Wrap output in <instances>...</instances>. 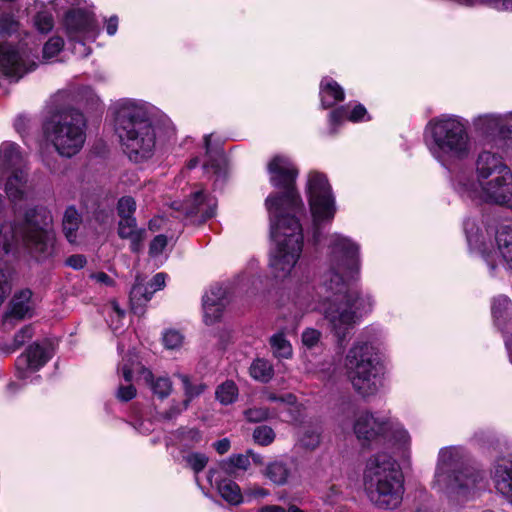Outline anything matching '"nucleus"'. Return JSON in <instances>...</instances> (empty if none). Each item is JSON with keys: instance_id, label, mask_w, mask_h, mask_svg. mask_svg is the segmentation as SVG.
<instances>
[{"instance_id": "obj_1", "label": "nucleus", "mask_w": 512, "mask_h": 512, "mask_svg": "<svg viewBox=\"0 0 512 512\" xmlns=\"http://www.w3.org/2000/svg\"><path fill=\"white\" fill-rule=\"evenodd\" d=\"M360 273L359 246L340 234L331 236L329 270L322 276L318 294L321 311L337 343L344 346L362 311L372 307L369 296H362L354 284Z\"/></svg>"}, {"instance_id": "obj_2", "label": "nucleus", "mask_w": 512, "mask_h": 512, "mask_svg": "<svg viewBox=\"0 0 512 512\" xmlns=\"http://www.w3.org/2000/svg\"><path fill=\"white\" fill-rule=\"evenodd\" d=\"M270 181L281 194L267 197L266 208L270 218V233L276 249L270 259L272 274L277 279L289 276L298 262L303 248V233L296 214L303 210V203L295 189L298 170L284 156H275L268 164Z\"/></svg>"}, {"instance_id": "obj_3", "label": "nucleus", "mask_w": 512, "mask_h": 512, "mask_svg": "<svg viewBox=\"0 0 512 512\" xmlns=\"http://www.w3.org/2000/svg\"><path fill=\"white\" fill-rule=\"evenodd\" d=\"M115 130L130 160L142 162L153 156L157 133L145 104L131 99L117 102Z\"/></svg>"}, {"instance_id": "obj_4", "label": "nucleus", "mask_w": 512, "mask_h": 512, "mask_svg": "<svg viewBox=\"0 0 512 512\" xmlns=\"http://www.w3.org/2000/svg\"><path fill=\"white\" fill-rule=\"evenodd\" d=\"M434 483L451 497L467 501L484 491L488 481L483 470L462 461L459 448L446 447L439 451Z\"/></svg>"}, {"instance_id": "obj_5", "label": "nucleus", "mask_w": 512, "mask_h": 512, "mask_svg": "<svg viewBox=\"0 0 512 512\" xmlns=\"http://www.w3.org/2000/svg\"><path fill=\"white\" fill-rule=\"evenodd\" d=\"M363 490L378 509L393 510L400 506L404 495V478L396 461L388 454L371 456L363 471Z\"/></svg>"}, {"instance_id": "obj_6", "label": "nucleus", "mask_w": 512, "mask_h": 512, "mask_svg": "<svg viewBox=\"0 0 512 512\" xmlns=\"http://www.w3.org/2000/svg\"><path fill=\"white\" fill-rule=\"evenodd\" d=\"M431 142L429 151L443 166L466 159L471 141L465 122L458 116L444 114L431 119L426 127Z\"/></svg>"}, {"instance_id": "obj_7", "label": "nucleus", "mask_w": 512, "mask_h": 512, "mask_svg": "<svg viewBox=\"0 0 512 512\" xmlns=\"http://www.w3.org/2000/svg\"><path fill=\"white\" fill-rule=\"evenodd\" d=\"M43 134L57 153L71 158L80 152L86 140V120L76 109H59L44 120Z\"/></svg>"}, {"instance_id": "obj_8", "label": "nucleus", "mask_w": 512, "mask_h": 512, "mask_svg": "<svg viewBox=\"0 0 512 512\" xmlns=\"http://www.w3.org/2000/svg\"><path fill=\"white\" fill-rule=\"evenodd\" d=\"M344 369L354 390L362 397L375 395L382 386L383 365L369 342L353 343L344 358Z\"/></svg>"}, {"instance_id": "obj_9", "label": "nucleus", "mask_w": 512, "mask_h": 512, "mask_svg": "<svg viewBox=\"0 0 512 512\" xmlns=\"http://www.w3.org/2000/svg\"><path fill=\"white\" fill-rule=\"evenodd\" d=\"M453 187L462 198L477 203L504 205L512 199V173L507 170L484 182H475L471 175L459 173L454 179Z\"/></svg>"}, {"instance_id": "obj_10", "label": "nucleus", "mask_w": 512, "mask_h": 512, "mask_svg": "<svg viewBox=\"0 0 512 512\" xmlns=\"http://www.w3.org/2000/svg\"><path fill=\"white\" fill-rule=\"evenodd\" d=\"M354 432L363 445L382 439H394L402 446L410 442L408 432L398 422L377 418L368 412L362 413L357 417L354 424Z\"/></svg>"}, {"instance_id": "obj_11", "label": "nucleus", "mask_w": 512, "mask_h": 512, "mask_svg": "<svg viewBox=\"0 0 512 512\" xmlns=\"http://www.w3.org/2000/svg\"><path fill=\"white\" fill-rule=\"evenodd\" d=\"M24 157L19 145L5 141L0 146V178L10 174L5 190L12 202L23 200L25 195L26 172Z\"/></svg>"}, {"instance_id": "obj_12", "label": "nucleus", "mask_w": 512, "mask_h": 512, "mask_svg": "<svg viewBox=\"0 0 512 512\" xmlns=\"http://www.w3.org/2000/svg\"><path fill=\"white\" fill-rule=\"evenodd\" d=\"M307 192L310 210L315 226L314 240L319 238V228L322 222L332 221L336 207L331 186L324 174L311 172L308 176Z\"/></svg>"}, {"instance_id": "obj_13", "label": "nucleus", "mask_w": 512, "mask_h": 512, "mask_svg": "<svg viewBox=\"0 0 512 512\" xmlns=\"http://www.w3.org/2000/svg\"><path fill=\"white\" fill-rule=\"evenodd\" d=\"M473 125L479 134L484 137L508 139L506 148L512 147V111L506 114H484L473 120Z\"/></svg>"}, {"instance_id": "obj_14", "label": "nucleus", "mask_w": 512, "mask_h": 512, "mask_svg": "<svg viewBox=\"0 0 512 512\" xmlns=\"http://www.w3.org/2000/svg\"><path fill=\"white\" fill-rule=\"evenodd\" d=\"M37 64L24 50L21 52L11 45L0 44V72L6 77L18 81L27 72L36 68Z\"/></svg>"}, {"instance_id": "obj_15", "label": "nucleus", "mask_w": 512, "mask_h": 512, "mask_svg": "<svg viewBox=\"0 0 512 512\" xmlns=\"http://www.w3.org/2000/svg\"><path fill=\"white\" fill-rule=\"evenodd\" d=\"M66 33L70 40L81 41L87 34L96 31L94 14L83 9H73L64 18Z\"/></svg>"}, {"instance_id": "obj_16", "label": "nucleus", "mask_w": 512, "mask_h": 512, "mask_svg": "<svg viewBox=\"0 0 512 512\" xmlns=\"http://www.w3.org/2000/svg\"><path fill=\"white\" fill-rule=\"evenodd\" d=\"M51 358L49 349L38 343L29 346L27 351L18 357L16 361V369L18 377L26 378L27 371H37L43 367Z\"/></svg>"}, {"instance_id": "obj_17", "label": "nucleus", "mask_w": 512, "mask_h": 512, "mask_svg": "<svg viewBox=\"0 0 512 512\" xmlns=\"http://www.w3.org/2000/svg\"><path fill=\"white\" fill-rule=\"evenodd\" d=\"M217 201L214 197L204 194L203 191L194 192L184 202V211L187 216L199 217L201 221L212 218L216 214Z\"/></svg>"}, {"instance_id": "obj_18", "label": "nucleus", "mask_w": 512, "mask_h": 512, "mask_svg": "<svg viewBox=\"0 0 512 512\" xmlns=\"http://www.w3.org/2000/svg\"><path fill=\"white\" fill-rule=\"evenodd\" d=\"M476 179L475 182H484L485 180L503 174L510 170L503 162L502 158L490 151H482L476 159Z\"/></svg>"}, {"instance_id": "obj_19", "label": "nucleus", "mask_w": 512, "mask_h": 512, "mask_svg": "<svg viewBox=\"0 0 512 512\" xmlns=\"http://www.w3.org/2000/svg\"><path fill=\"white\" fill-rule=\"evenodd\" d=\"M118 235L122 239H129L131 251L138 253L142 249L146 230L137 227L135 217H126L118 223Z\"/></svg>"}, {"instance_id": "obj_20", "label": "nucleus", "mask_w": 512, "mask_h": 512, "mask_svg": "<svg viewBox=\"0 0 512 512\" xmlns=\"http://www.w3.org/2000/svg\"><path fill=\"white\" fill-rule=\"evenodd\" d=\"M32 292L25 289L15 294L11 300L10 311L4 315L3 322L8 324L12 319L22 320L32 316Z\"/></svg>"}, {"instance_id": "obj_21", "label": "nucleus", "mask_w": 512, "mask_h": 512, "mask_svg": "<svg viewBox=\"0 0 512 512\" xmlns=\"http://www.w3.org/2000/svg\"><path fill=\"white\" fill-rule=\"evenodd\" d=\"M492 478L497 491L512 504V461L497 463Z\"/></svg>"}, {"instance_id": "obj_22", "label": "nucleus", "mask_w": 512, "mask_h": 512, "mask_svg": "<svg viewBox=\"0 0 512 512\" xmlns=\"http://www.w3.org/2000/svg\"><path fill=\"white\" fill-rule=\"evenodd\" d=\"M137 372L149 385L152 393L159 399H165L171 394L173 386L169 377L160 376L155 378L149 369L139 365L137 366Z\"/></svg>"}, {"instance_id": "obj_23", "label": "nucleus", "mask_w": 512, "mask_h": 512, "mask_svg": "<svg viewBox=\"0 0 512 512\" xmlns=\"http://www.w3.org/2000/svg\"><path fill=\"white\" fill-rule=\"evenodd\" d=\"M320 98L324 108H330L344 99L343 88L332 78L325 77L320 83Z\"/></svg>"}, {"instance_id": "obj_24", "label": "nucleus", "mask_w": 512, "mask_h": 512, "mask_svg": "<svg viewBox=\"0 0 512 512\" xmlns=\"http://www.w3.org/2000/svg\"><path fill=\"white\" fill-rule=\"evenodd\" d=\"M367 115L366 108L357 104L353 109H350L349 105L340 106L330 113V123L332 126L340 124L344 120L351 122L363 121Z\"/></svg>"}, {"instance_id": "obj_25", "label": "nucleus", "mask_w": 512, "mask_h": 512, "mask_svg": "<svg viewBox=\"0 0 512 512\" xmlns=\"http://www.w3.org/2000/svg\"><path fill=\"white\" fill-rule=\"evenodd\" d=\"M153 291L149 287L137 281L130 291L131 310L135 314H142L144 305L152 298Z\"/></svg>"}, {"instance_id": "obj_26", "label": "nucleus", "mask_w": 512, "mask_h": 512, "mask_svg": "<svg viewBox=\"0 0 512 512\" xmlns=\"http://www.w3.org/2000/svg\"><path fill=\"white\" fill-rule=\"evenodd\" d=\"M81 215L74 206H69L63 216L62 226L65 237L70 243H75L77 230L81 224Z\"/></svg>"}, {"instance_id": "obj_27", "label": "nucleus", "mask_w": 512, "mask_h": 512, "mask_svg": "<svg viewBox=\"0 0 512 512\" xmlns=\"http://www.w3.org/2000/svg\"><path fill=\"white\" fill-rule=\"evenodd\" d=\"M250 466V460L247 455L236 454L231 455L228 459L220 463V470L225 475L237 477L239 472L246 471Z\"/></svg>"}, {"instance_id": "obj_28", "label": "nucleus", "mask_w": 512, "mask_h": 512, "mask_svg": "<svg viewBox=\"0 0 512 512\" xmlns=\"http://www.w3.org/2000/svg\"><path fill=\"white\" fill-rule=\"evenodd\" d=\"M496 243L502 260L512 269V229L503 227L497 231Z\"/></svg>"}, {"instance_id": "obj_29", "label": "nucleus", "mask_w": 512, "mask_h": 512, "mask_svg": "<svg viewBox=\"0 0 512 512\" xmlns=\"http://www.w3.org/2000/svg\"><path fill=\"white\" fill-rule=\"evenodd\" d=\"M217 490L221 497L232 505L242 502L240 487L231 479H221L217 482Z\"/></svg>"}, {"instance_id": "obj_30", "label": "nucleus", "mask_w": 512, "mask_h": 512, "mask_svg": "<svg viewBox=\"0 0 512 512\" xmlns=\"http://www.w3.org/2000/svg\"><path fill=\"white\" fill-rule=\"evenodd\" d=\"M121 371L124 380L128 383L127 385H121L117 390V398L121 401L127 402L133 399L136 396V389L131 384L133 379L134 369L130 367L128 364H124L121 368Z\"/></svg>"}, {"instance_id": "obj_31", "label": "nucleus", "mask_w": 512, "mask_h": 512, "mask_svg": "<svg viewBox=\"0 0 512 512\" xmlns=\"http://www.w3.org/2000/svg\"><path fill=\"white\" fill-rule=\"evenodd\" d=\"M249 371L253 379L263 383L269 382L274 375L272 364L265 359L254 360L250 366Z\"/></svg>"}, {"instance_id": "obj_32", "label": "nucleus", "mask_w": 512, "mask_h": 512, "mask_svg": "<svg viewBox=\"0 0 512 512\" xmlns=\"http://www.w3.org/2000/svg\"><path fill=\"white\" fill-rule=\"evenodd\" d=\"M265 476L276 485H283L289 477V469L286 464L280 461L270 463L266 470Z\"/></svg>"}, {"instance_id": "obj_33", "label": "nucleus", "mask_w": 512, "mask_h": 512, "mask_svg": "<svg viewBox=\"0 0 512 512\" xmlns=\"http://www.w3.org/2000/svg\"><path fill=\"white\" fill-rule=\"evenodd\" d=\"M273 354L277 358L288 359L292 356V346L283 333H276L270 338Z\"/></svg>"}, {"instance_id": "obj_34", "label": "nucleus", "mask_w": 512, "mask_h": 512, "mask_svg": "<svg viewBox=\"0 0 512 512\" xmlns=\"http://www.w3.org/2000/svg\"><path fill=\"white\" fill-rule=\"evenodd\" d=\"M179 379L183 384L185 399L182 401V408L187 409L190 405V402L193 398L201 395L205 390V385L203 384H192L187 375L179 374Z\"/></svg>"}, {"instance_id": "obj_35", "label": "nucleus", "mask_w": 512, "mask_h": 512, "mask_svg": "<svg viewBox=\"0 0 512 512\" xmlns=\"http://www.w3.org/2000/svg\"><path fill=\"white\" fill-rule=\"evenodd\" d=\"M215 395L222 405H229L237 399L238 388L233 381L227 380L217 387Z\"/></svg>"}, {"instance_id": "obj_36", "label": "nucleus", "mask_w": 512, "mask_h": 512, "mask_svg": "<svg viewBox=\"0 0 512 512\" xmlns=\"http://www.w3.org/2000/svg\"><path fill=\"white\" fill-rule=\"evenodd\" d=\"M211 296H203L204 321L210 325L216 322L222 315L224 305L211 302Z\"/></svg>"}, {"instance_id": "obj_37", "label": "nucleus", "mask_w": 512, "mask_h": 512, "mask_svg": "<svg viewBox=\"0 0 512 512\" xmlns=\"http://www.w3.org/2000/svg\"><path fill=\"white\" fill-rule=\"evenodd\" d=\"M64 47V40L59 36L51 37L43 46V60L54 58Z\"/></svg>"}, {"instance_id": "obj_38", "label": "nucleus", "mask_w": 512, "mask_h": 512, "mask_svg": "<svg viewBox=\"0 0 512 512\" xmlns=\"http://www.w3.org/2000/svg\"><path fill=\"white\" fill-rule=\"evenodd\" d=\"M253 439L259 445L267 446L274 441L275 433L271 427L261 425L255 428L253 432Z\"/></svg>"}, {"instance_id": "obj_39", "label": "nucleus", "mask_w": 512, "mask_h": 512, "mask_svg": "<svg viewBox=\"0 0 512 512\" xmlns=\"http://www.w3.org/2000/svg\"><path fill=\"white\" fill-rule=\"evenodd\" d=\"M184 460L196 474L201 472L208 463V457L205 454L198 452L184 456Z\"/></svg>"}, {"instance_id": "obj_40", "label": "nucleus", "mask_w": 512, "mask_h": 512, "mask_svg": "<svg viewBox=\"0 0 512 512\" xmlns=\"http://www.w3.org/2000/svg\"><path fill=\"white\" fill-rule=\"evenodd\" d=\"M34 24L41 33H48L54 26V19L51 13L41 11L34 18Z\"/></svg>"}, {"instance_id": "obj_41", "label": "nucleus", "mask_w": 512, "mask_h": 512, "mask_svg": "<svg viewBox=\"0 0 512 512\" xmlns=\"http://www.w3.org/2000/svg\"><path fill=\"white\" fill-rule=\"evenodd\" d=\"M136 210V202L130 196H124L119 199L117 204L118 215L121 219L126 217H134L133 214Z\"/></svg>"}, {"instance_id": "obj_42", "label": "nucleus", "mask_w": 512, "mask_h": 512, "mask_svg": "<svg viewBox=\"0 0 512 512\" xmlns=\"http://www.w3.org/2000/svg\"><path fill=\"white\" fill-rule=\"evenodd\" d=\"M244 417L248 422L257 423L270 417V410L266 407H252L244 411Z\"/></svg>"}, {"instance_id": "obj_43", "label": "nucleus", "mask_w": 512, "mask_h": 512, "mask_svg": "<svg viewBox=\"0 0 512 512\" xmlns=\"http://www.w3.org/2000/svg\"><path fill=\"white\" fill-rule=\"evenodd\" d=\"M321 332L314 328H307L302 333V343L307 349H314L321 342Z\"/></svg>"}, {"instance_id": "obj_44", "label": "nucleus", "mask_w": 512, "mask_h": 512, "mask_svg": "<svg viewBox=\"0 0 512 512\" xmlns=\"http://www.w3.org/2000/svg\"><path fill=\"white\" fill-rule=\"evenodd\" d=\"M183 336L176 330H168L163 335V343L168 349H176L182 345Z\"/></svg>"}, {"instance_id": "obj_45", "label": "nucleus", "mask_w": 512, "mask_h": 512, "mask_svg": "<svg viewBox=\"0 0 512 512\" xmlns=\"http://www.w3.org/2000/svg\"><path fill=\"white\" fill-rule=\"evenodd\" d=\"M302 445L308 449H315L320 443V434L314 429H307L300 439Z\"/></svg>"}, {"instance_id": "obj_46", "label": "nucleus", "mask_w": 512, "mask_h": 512, "mask_svg": "<svg viewBox=\"0 0 512 512\" xmlns=\"http://www.w3.org/2000/svg\"><path fill=\"white\" fill-rule=\"evenodd\" d=\"M33 334L34 330L31 325H27L20 329L14 336L13 350L20 348L26 341L32 338Z\"/></svg>"}, {"instance_id": "obj_47", "label": "nucleus", "mask_w": 512, "mask_h": 512, "mask_svg": "<svg viewBox=\"0 0 512 512\" xmlns=\"http://www.w3.org/2000/svg\"><path fill=\"white\" fill-rule=\"evenodd\" d=\"M167 246V237L165 235H157L151 241L149 246V254L151 257H157L162 254L163 250Z\"/></svg>"}, {"instance_id": "obj_48", "label": "nucleus", "mask_w": 512, "mask_h": 512, "mask_svg": "<svg viewBox=\"0 0 512 512\" xmlns=\"http://www.w3.org/2000/svg\"><path fill=\"white\" fill-rule=\"evenodd\" d=\"M204 296H211V302L226 305V290L220 285L212 286Z\"/></svg>"}, {"instance_id": "obj_49", "label": "nucleus", "mask_w": 512, "mask_h": 512, "mask_svg": "<svg viewBox=\"0 0 512 512\" xmlns=\"http://www.w3.org/2000/svg\"><path fill=\"white\" fill-rule=\"evenodd\" d=\"M165 280V273H157L147 286L149 287L150 291H153L154 294L157 290H160L165 286Z\"/></svg>"}, {"instance_id": "obj_50", "label": "nucleus", "mask_w": 512, "mask_h": 512, "mask_svg": "<svg viewBox=\"0 0 512 512\" xmlns=\"http://www.w3.org/2000/svg\"><path fill=\"white\" fill-rule=\"evenodd\" d=\"M86 258L83 255L75 254L67 258L66 264L74 269H82L86 265Z\"/></svg>"}, {"instance_id": "obj_51", "label": "nucleus", "mask_w": 512, "mask_h": 512, "mask_svg": "<svg viewBox=\"0 0 512 512\" xmlns=\"http://www.w3.org/2000/svg\"><path fill=\"white\" fill-rule=\"evenodd\" d=\"M267 399L272 402H281L289 405H293L296 403V397L292 393H287L281 396H277L271 393L267 396Z\"/></svg>"}, {"instance_id": "obj_52", "label": "nucleus", "mask_w": 512, "mask_h": 512, "mask_svg": "<svg viewBox=\"0 0 512 512\" xmlns=\"http://www.w3.org/2000/svg\"><path fill=\"white\" fill-rule=\"evenodd\" d=\"M181 408H182V402L174 403L171 405V407L168 410H166L163 413V417L167 420H172V419L176 418L178 415H180L183 411L186 410V409H181Z\"/></svg>"}, {"instance_id": "obj_53", "label": "nucleus", "mask_w": 512, "mask_h": 512, "mask_svg": "<svg viewBox=\"0 0 512 512\" xmlns=\"http://www.w3.org/2000/svg\"><path fill=\"white\" fill-rule=\"evenodd\" d=\"M213 446L219 454H225L230 449V441L227 438H223L216 441Z\"/></svg>"}, {"instance_id": "obj_54", "label": "nucleus", "mask_w": 512, "mask_h": 512, "mask_svg": "<svg viewBox=\"0 0 512 512\" xmlns=\"http://www.w3.org/2000/svg\"><path fill=\"white\" fill-rule=\"evenodd\" d=\"M117 28H118V18H117V16H111L107 20V24H106L107 33L110 36H112L117 32Z\"/></svg>"}, {"instance_id": "obj_55", "label": "nucleus", "mask_w": 512, "mask_h": 512, "mask_svg": "<svg viewBox=\"0 0 512 512\" xmlns=\"http://www.w3.org/2000/svg\"><path fill=\"white\" fill-rule=\"evenodd\" d=\"M474 227V223L471 222L470 220H467L465 221L464 223V230L466 232V235H467V240L468 242L471 244L473 241L477 242L478 240L476 239V235H474L472 233V229Z\"/></svg>"}, {"instance_id": "obj_56", "label": "nucleus", "mask_w": 512, "mask_h": 512, "mask_svg": "<svg viewBox=\"0 0 512 512\" xmlns=\"http://www.w3.org/2000/svg\"><path fill=\"white\" fill-rule=\"evenodd\" d=\"M14 127L21 134L27 127V119L23 116H18L14 121Z\"/></svg>"}, {"instance_id": "obj_57", "label": "nucleus", "mask_w": 512, "mask_h": 512, "mask_svg": "<svg viewBox=\"0 0 512 512\" xmlns=\"http://www.w3.org/2000/svg\"><path fill=\"white\" fill-rule=\"evenodd\" d=\"M92 278H94L97 282L104 283L106 285H110L112 283V279L104 272L93 274Z\"/></svg>"}, {"instance_id": "obj_58", "label": "nucleus", "mask_w": 512, "mask_h": 512, "mask_svg": "<svg viewBox=\"0 0 512 512\" xmlns=\"http://www.w3.org/2000/svg\"><path fill=\"white\" fill-rule=\"evenodd\" d=\"M251 495L254 497L264 498L269 495V491L261 487H256L251 489Z\"/></svg>"}, {"instance_id": "obj_59", "label": "nucleus", "mask_w": 512, "mask_h": 512, "mask_svg": "<svg viewBox=\"0 0 512 512\" xmlns=\"http://www.w3.org/2000/svg\"><path fill=\"white\" fill-rule=\"evenodd\" d=\"M260 512H286V510L278 505H266L260 509Z\"/></svg>"}, {"instance_id": "obj_60", "label": "nucleus", "mask_w": 512, "mask_h": 512, "mask_svg": "<svg viewBox=\"0 0 512 512\" xmlns=\"http://www.w3.org/2000/svg\"><path fill=\"white\" fill-rule=\"evenodd\" d=\"M111 306H112L113 312L116 314L117 318H121L124 316V311L119 307L117 302L113 301L111 303Z\"/></svg>"}, {"instance_id": "obj_61", "label": "nucleus", "mask_w": 512, "mask_h": 512, "mask_svg": "<svg viewBox=\"0 0 512 512\" xmlns=\"http://www.w3.org/2000/svg\"><path fill=\"white\" fill-rule=\"evenodd\" d=\"M188 434L190 435V437L195 440L196 442H198L200 439H201V435H200V432L198 430H195V429H190Z\"/></svg>"}, {"instance_id": "obj_62", "label": "nucleus", "mask_w": 512, "mask_h": 512, "mask_svg": "<svg viewBox=\"0 0 512 512\" xmlns=\"http://www.w3.org/2000/svg\"><path fill=\"white\" fill-rule=\"evenodd\" d=\"M210 143H211V135H206L204 137V144H205L206 154H210L211 153Z\"/></svg>"}, {"instance_id": "obj_63", "label": "nucleus", "mask_w": 512, "mask_h": 512, "mask_svg": "<svg viewBox=\"0 0 512 512\" xmlns=\"http://www.w3.org/2000/svg\"><path fill=\"white\" fill-rule=\"evenodd\" d=\"M204 168L205 169H209V168H212L215 170V172H218V170L220 169V166L219 164H217L214 160L211 161L210 163H207L204 165Z\"/></svg>"}, {"instance_id": "obj_64", "label": "nucleus", "mask_w": 512, "mask_h": 512, "mask_svg": "<svg viewBox=\"0 0 512 512\" xmlns=\"http://www.w3.org/2000/svg\"><path fill=\"white\" fill-rule=\"evenodd\" d=\"M287 512H304L303 510H301L300 508H298L297 506L295 505H291L289 508H288V511Z\"/></svg>"}]
</instances>
